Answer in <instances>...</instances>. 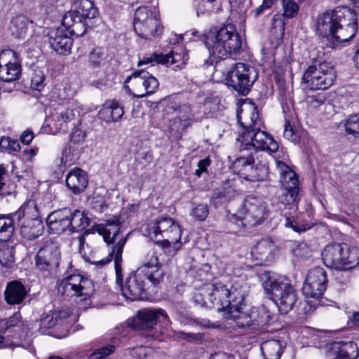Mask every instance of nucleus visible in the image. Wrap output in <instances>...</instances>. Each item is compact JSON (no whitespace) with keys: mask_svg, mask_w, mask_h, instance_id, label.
Instances as JSON below:
<instances>
[{"mask_svg":"<svg viewBox=\"0 0 359 359\" xmlns=\"http://www.w3.org/2000/svg\"><path fill=\"white\" fill-rule=\"evenodd\" d=\"M210 53L211 62L215 60V71L225 76L226 84L241 95H247L258 79V72L251 65L234 63L231 57L242 47L240 35L232 25H226L204 34L202 39Z\"/></svg>","mask_w":359,"mask_h":359,"instance_id":"nucleus-1","label":"nucleus"},{"mask_svg":"<svg viewBox=\"0 0 359 359\" xmlns=\"http://www.w3.org/2000/svg\"><path fill=\"white\" fill-rule=\"evenodd\" d=\"M208 294L212 306L218 311H226L229 318L236 321V326L250 331L262 329L271 320L268 309L260 305L252 307L248 313L241 312V306L249 292V285L244 280L226 278L215 280Z\"/></svg>","mask_w":359,"mask_h":359,"instance_id":"nucleus-2","label":"nucleus"},{"mask_svg":"<svg viewBox=\"0 0 359 359\" xmlns=\"http://www.w3.org/2000/svg\"><path fill=\"white\" fill-rule=\"evenodd\" d=\"M164 271L161 269L157 255L148 254L147 260L126 279L122 287V294L130 301L142 300L147 297L151 285L156 286L162 280Z\"/></svg>","mask_w":359,"mask_h":359,"instance_id":"nucleus-3","label":"nucleus"},{"mask_svg":"<svg viewBox=\"0 0 359 359\" xmlns=\"http://www.w3.org/2000/svg\"><path fill=\"white\" fill-rule=\"evenodd\" d=\"M243 130L237 141L241 143V151H252L256 154L258 150L266 151L270 154L275 153L278 149L276 141L266 132L262 130V123L259 119L257 109L254 108L250 116L245 121H241V117L237 115Z\"/></svg>","mask_w":359,"mask_h":359,"instance_id":"nucleus-4","label":"nucleus"},{"mask_svg":"<svg viewBox=\"0 0 359 359\" xmlns=\"http://www.w3.org/2000/svg\"><path fill=\"white\" fill-rule=\"evenodd\" d=\"M120 226L114 225L109 227H99L97 231L100 235L103 236L104 242L108 245H111V251L107 257L95 260L91 259L90 257H86V261L100 266H104L109 263L112 259L114 260V266L116 274V281H121L122 278V254L123 248L126 243L127 238L123 235L120 236Z\"/></svg>","mask_w":359,"mask_h":359,"instance_id":"nucleus-5","label":"nucleus"},{"mask_svg":"<svg viewBox=\"0 0 359 359\" xmlns=\"http://www.w3.org/2000/svg\"><path fill=\"white\" fill-rule=\"evenodd\" d=\"M262 285L280 312L286 314L293 309L297 299V292L287 278L268 276Z\"/></svg>","mask_w":359,"mask_h":359,"instance_id":"nucleus-6","label":"nucleus"},{"mask_svg":"<svg viewBox=\"0 0 359 359\" xmlns=\"http://www.w3.org/2000/svg\"><path fill=\"white\" fill-rule=\"evenodd\" d=\"M99 12L94 3L90 0H80L76 8L65 14L62 25L69 33L79 37L84 35L93 19L97 18Z\"/></svg>","mask_w":359,"mask_h":359,"instance_id":"nucleus-7","label":"nucleus"},{"mask_svg":"<svg viewBox=\"0 0 359 359\" xmlns=\"http://www.w3.org/2000/svg\"><path fill=\"white\" fill-rule=\"evenodd\" d=\"M268 217L266 203L259 197L249 195L243 200L241 208L231 220L239 226L251 227L262 224Z\"/></svg>","mask_w":359,"mask_h":359,"instance_id":"nucleus-8","label":"nucleus"},{"mask_svg":"<svg viewBox=\"0 0 359 359\" xmlns=\"http://www.w3.org/2000/svg\"><path fill=\"white\" fill-rule=\"evenodd\" d=\"M61 251L60 245L52 241H46L34 257V265L45 278H55L60 272Z\"/></svg>","mask_w":359,"mask_h":359,"instance_id":"nucleus-9","label":"nucleus"},{"mask_svg":"<svg viewBox=\"0 0 359 359\" xmlns=\"http://www.w3.org/2000/svg\"><path fill=\"white\" fill-rule=\"evenodd\" d=\"M149 236L156 243H161L163 248L172 245L175 250H177L180 246L182 231L172 218L162 217L149 229Z\"/></svg>","mask_w":359,"mask_h":359,"instance_id":"nucleus-10","label":"nucleus"},{"mask_svg":"<svg viewBox=\"0 0 359 359\" xmlns=\"http://www.w3.org/2000/svg\"><path fill=\"white\" fill-rule=\"evenodd\" d=\"M276 168L280 175L282 194L278 203L284 205H297L299 202V180L296 173L286 163L276 161Z\"/></svg>","mask_w":359,"mask_h":359,"instance_id":"nucleus-11","label":"nucleus"},{"mask_svg":"<svg viewBox=\"0 0 359 359\" xmlns=\"http://www.w3.org/2000/svg\"><path fill=\"white\" fill-rule=\"evenodd\" d=\"M335 78L334 67L323 62L308 67L302 81L311 90H325L333 84Z\"/></svg>","mask_w":359,"mask_h":359,"instance_id":"nucleus-12","label":"nucleus"},{"mask_svg":"<svg viewBox=\"0 0 359 359\" xmlns=\"http://www.w3.org/2000/svg\"><path fill=\"white\" fill-rule=\"evenodd\" d=\"M59 291L67 297L90 298L95 291L93 282L81 274L67 276L60 283Z\"/></svg>","mask_w":359,"mask_h":359,"instance_id":"nucleus-13","label":"nucleus"},{"mask_svg":"<svg viewBox=\"0 0 359 359\" xmlns=\"http://www.w3.org/2000/svg\"><path fill=\"white\" fill-rule=\"evenodd\" d=\"M351 16L345 10L339 9V6L327 11L319 15L316 23V31L324 37H330L333 41V46L337 43L339 21L344 22Z\"/></svg>","mask_w":359,"mask_h":359,"instance_id":"nucleus-14","label":"nucleus"},{"mask_svg":"<svg viewBox=\"0 0 359 359\" xmlns=\"http://www.w3.org/2000/svg\"><path fill=\"white\" fill-rule=\"evenodd\" d=\"M158 323H169L170 319L163 309H144L137 311L130 326L137 330H151Z\"/></svg>","mask_w":359,"mask_h":359,"instance_id":"nucleus-15","label":"nucleus"},{"mask_svg":"<svg viewBox=\"0 0 359 359\" xmlns=\"http://www.w3.org/2000/svg\"><path fill=\"white\" fill-rule=\"evenodd\" d=\"M327 278L325 270L320 266L311 269L303 285L302 292L306 297L318 299L327 288Z\"/></svg>","mask_w":359,"mask_h":359,"instance_id":"nucleus-16","label":"nucleus"},{"mask_svg":"<svg viewBox=\"0 0 359 359\" xmlns=\"http://www.w3.org/2000/svg\"><path fill=\"white\" fill-rule=\"evenodd\" d=\"M32 210L38 214L36 206L26 205L22 206L12 217H0V241H8L13 234L15 222L17 221L20 227L22 223V219L27 217Z\"/></svg>","mask_w":359,"mask_h":359,"instance_id":"nucleus-17","label":"nucleus"},{"mask_svg":"<svg viewBox=\"0 0 359 359\" xmlns=\"http://www.w3.org/2000/svg\"><path fill=\"white\" fill-rule=\"evenodd\" d=\"M188 60V55L185 53H179L173 50L170 51L167 55L154 53L149 57H144L142 60L139 61L138 66L144 64L154 63L162 64L166 65H174L172 69L177 71L182 69L186 65V62Z\"/></svg>","mask_w":359,"mask_h":359,"instance_id":"nucleus-18","label":"nucleus"},{"mask_svg":"<svg viewBox=\"0 0 359 359\" xmlns=\"http://www.w3.org/2000/svg\"><path fill=\"white\" fill-rule=\"evenodd\" d=\"M339 9L345 10L351 16L344 19V22L339 21L337 43H344L352 39L358 32V14L355 10L348 7L339 6Z\"/></svg>","mask_w":359,"mask_h":359,"instance_id":"nucleus-19","label":"nucleus"},{"mask_svg":"<svg viewBox=\"0 0 359 359\" xmlns=\"http://www.w3.org/2000/svg\"><path fill=\"white\" fill-rule=\"evenodd\" d=\"M63 27H59L52 30L48 34L49 43L51 48L60 55H68L70 53L73 44V40L69 34L67 28L62 25Z\"/></svg>","mask_w":359,"mask_h":359,"instance_id":"nucleus-20","label":"nucleus"},{"mask_svg":"<svg viewBox=\"0 0 359 359\" xmlns=\"http://www.w3.org/2000/svg\"><path fill=\"white\" fill-rule=\"evenodd\" d=\"M326 355L328 359H356L359 351L353 341H333L329 345Z\"/></svg>","mask_w":359,"mask_h":359,"instance_id":"nucleus-21","label":"nucleus"},{"mask_svg":"<svg viewBox=\"0 0 359 359\" xmlns=\"http://www.w3.org/2000/svg\"><path fill=\"white\" fill-rule=\"evenodd\" d=\"M71 209L65 208L58 209L50 213L46 218V223L50 231L53 233L69 232V217Z\"/></svg>","mask_w":359,"mask_h":359,"instance_id":"nucleus-22","label":"nucleus"},{"mask_svg":"<svg viewBox=\"0 0 359 359\" xmlns=\"http://www.w3.org/2000/svg\"><path fill=\"white\" fill-rule=\"evenodd\" d=\"M344 246L345 244L339 243L327 245L321 254L324 264L332 269L342 270Z\"/></svg>","mask_w":359,"mask_h":359,"instance_id":"nucleus-23","label":"nucleus"},{"mask_svg":"<svg viewBox=\"0 0 359 359\" xmlns=\"http://www.w3.org/2000/svg\"><path fill=\"white\" fill-rule=\"evenodd\" d=\"M14 52L6 50L0 53V79L5 82H11L19 79L21 73L20 65L16 62L2 64L4 58L13 56Z\"/></svg>","mask_w":359,"mask_h":359,"instance_id":"nucleus-24","label":"nucleus"},{"mask_svg":"<svg viewBox=\"0 0 359 359\" xmlns=\"http://www.w3.org/2000/svg\"><path fill=\"white\" fill-rule=\"evenodd\" d=\"M67 187L74 194L83 192L88 183L87 173L79 168L71 170L66 176Z\"/></svg>","mask_w":359,"mask_h":359,"instance_id":"nucleus-25","label":"nucleus"},{"mask_svg":"<svg viewBox=\"0 0 359 359\" xmlns=\"http://www.w3.org/2000/svg\"><path fill=\"white\" fill-rule=\"evenodd\" d=\"M25 285L19 280H12L7 283L4 291V299L9 305L20 304L27 296Z\"/></svg>","mask_w":359,"mask_h":359,"instance_id":"nucleus-26","label":"nucleus"},{"mask_svg":"<svg viewBox=\"0 0 359 359\" xmlns=\"http://www.w3.org/2000/svg\"><path fill=\"white\" fill-rule=\"evenodd\" d=\"M283 14H276L273 18V26L275 29H279L282 34H284L285 25L284 18H292L298 13L299 6L294 0H283Z\"/></svg>","mask_w":359,"mask_h":359,"instance_id":"nucleus-27","label":"nucleus"},{"mask_svg":"<svg viewBox=\"0 0 359 359\" xmlns=\"http://www.w3.org/2000/svg\"><path fill=\"white\" fill-rule=\"evenodd\" d=\"M34 218L25 219L20 226V233L27 240H34L39 237L43 231V222L38 219L37 214Z\"/></svg>","mask_w":359,"mask_h":359,"instance_id":"nucleus-28","label":"nucleus"},{"mask_svg":"<svg viewBox=\"0 0 359 359\" xmlns=\"http://www.w3.org/2000/svg\"><path fill=\"white\" fill-rule=\"evenodd\" d=\"M150 20H159L158 11L154 8L140 6L134 14L133 27L135 32L144 31V24L149 22Z\"/></svg>","mask_w":359,"mask_h":359,"instance_id":"nucleus-29","label":"nucleus"},{"mask_svg":"<svg viewBox=\"0 0 359 359\" xmlns=\"http://www.w3.org/2000/svg\"><path fill=\"white\" fill-rule=\"evenodd\" d=\"M238 194L233 181H227L222 188L214 191L211 197V203L217 207L222 203L231 200Z\"/></svg>","mask_w":359,"mask_h":359,"instance_id":"nucleus-30","label":"nucleus"},{"mask_svg":"<svg viewBox=\"0 0 359 359\" xmlns=\"http://www.w3.org/2000/svg\"><path fill=\"white\" fill-rule=\"evenodd\" d=\"M124 111L120 104L114 100L107 102L100 110L99 118L107 122L118 121Z\"/></svg>","mask_w":359,"mask_h":359,"instance_id":"nucleus-31","label":"nucleus"},{"mask_svg":"<svg viewBox=\"0 0 359 359\" xmlns=\"http://www.w3.org/2000/svg\"><path fill=\"white\" fill-rule=\"evenodd\" d=\"M268 175V166L264 163H250L247 172H242V178L247 181L257 182L264 180Z\"/></svg>","mask_w":359,"mask_h":359,"instance_id":"nucleus-32","label":"nucleus"},{"mask_svg":"<svg viewBox=\"0 0 359 359\" xmlns=\"http://www.w3.org/2000/svg\"><path fill=\"white\" fill-rule=\"evenodd\" d=\"M69 217V233L79 232L85 230L90 224V219L83 212L79 210H71Z\"/></svg>","mask_w":359,"mask_h":359,"instance_id":"nucleus-33","label":"nucleus"},{"mask_svg":"<svg viewBox=\"0 0 359 359\" xmlns=\"http://www.w3.org/2000/svg\"><path fill=\"white\" fill-rule=\"evenodd\" d=\"M0 242V264L3 267L11 269L15 264V248L7 241Z\"/></svg>","mask_w":359,"mask_h":359,"instance_id":"nucleus-34","label":"nucleus"},{"mask_svg":"<svg viewBox=\"0 0 359 359\" xmlns=\"http://www.w3.org/2000/svg\"><path fill=\"white\" fill-rule=\"evenodd\" d=\"M239 156L233 163V168L242 178V172H247V169L250 163H254V153L252 151H241V144L239 145Z\"/></svg>","mask_w":359,"mask_h":359,"instance_id":"nucleus-35","label":"nucleus"},{"mask_svg":"<svg viewBox=\"0 0 359 359\" xmlns=\"http://www.w3.org/2000/svg\"><path fill=\"white\" fill-rule=\"evenodd\" d=\"M21 320V315L16 312L9 318L0 320V344L4 342L6 337L11 336V329L16 326Z\"/></svg>","mask_w":359,"mask_h":359,"instance_id":"nucleus-36","label":"nucleus"},{"mask_svg":"<svg viewBox=\"0 0 359 359\" xmlns=\"http://www.w3.org/2000/svg\"><path fill=\"white\" fill-rule=\"evenodd\" d=\"M344 248V271L351 270L359 264V249L356 247L349 248L346 244Z\"/></svg>","mask_w":359,"mask_h":359,"instance_id":"nucleus-37","label":"nucleus"},{"mask_svg":"<svg viewBox=\"0 0 359 359\" xmlns=\"http://www.w3.org/2000/svg\"><path fill=\"white\" fill-rule=\"evenodd\" d=\"M108 61V53L105 48H95L88 55V67L95 69L103 67Z\"/></svg>","mask_w":359,"mask_h":359,"instance_id":"nucleus-38","label":"nucleus"},{"mask_svg":"<svg viewBox=\"0 0 359 359\" xmlns=\"http://www.w3.org/2000/svg\"><path fill=\"white\" fill-rule=\"evenodd\" d=\"M177 111L179 116L175 118V122L178 121L180 123V128H179L178 130L180 132L184 131L187 128L190 127L194 122V115L191 113V109L188 104H182L178 107Z\"/></svg>","mask_w":359,"mask_h":359,"instance_id":"nucleus-39","label":"nucleus"},{"mask_svg":"<svg viewBox=\"0 0 359 359\" xmlns=\"http://www.w3.org/2000/svg\"><path fill=\"white\" fill-rule=\"evenodd\" d=\"M144 31L135 32L139 36L144 39L151 40L158 36L162 32L159 20H150L144 24Z\"/></svg>","mask_w":359,"mask_h":359,"instance_id":"nucleus-40","label":"nucleus"},{"mask_svg":"<svg viewBox=\"0 0 359 359\" xmlns=\"http://www.w3.org/2000/svg\"><path fill=\"white\" fill-rule=\"evenodd\" d=\"M29 21L24 15H17L11 22L10 29L17 38H23L28 29Z\"/></svg>","mask_w":359,"mask_h":359,"instance_id":"nucleus-41","label":"nucleus"},{"mask_svg":"<svg viewBox=\"0 0 359 359\" xmlns=\"http://www.w3.org/2000/svg\"><path fill=\"white\" fill-rule=\"evenodd\" d=\"M86 134L84 132L80 130H76L72 133L71 139L68 146L63 151V156H66L72 151V156H77L79 154V143L84 141Z\"/></svg>","mask_w":359,"mask_h":359,"instance_id":"nucleus-42","label":"nucleus"},{"mask_svg":"<svg viewBox=\"0 0 359 359\" xmlns=\"http://www.w3.org/2000/svg\"><path fill=\"white\" fill-rule=\"evenodd\" d=\"M159 83L156 77L147 71V75L143 80V91L142 93L134 94L137 97H144L154 93L158 88Z\"/></svg>","mask_w":359,"mask_h":359,"instance_id":"nucleus-43","label":"nucleus"},{"mask_svg":"<svg viewBox=\"0 0 359 359\" xmlns=\"http://www.w3.org/2000/svg\"><path fill=\"white\" fill-rule=\"evenodd\" d=\"M145 75H147V71L143 69L135 71L126 78L125 83L130 82L135 90L138 93H142L143 91V80L145 79Z\"/></svg>","mask_w":359,"mask_h":359,"instance_id":"nucleus-44","label":"nucleus"},{"mask_svg":"<svg viewBox=\"0 0 359 359\" xmlns=\"http://www.w3.org/2000/svg\"><path fill=\"white\" fill-rule=\"evenodd\" d=\"M56 114L59 116V118L63 119V122L60 124V130L62 133H66L68 130L67 124L69 123L74 116L73 109L69 108H64L63 107H59L57 109Z\"/></svg>","mask_w":359,"mask_h":359,"instance_id":"nucleus-45","label":"nucleus"},{"mask_svg":"<svg viewBox=\"0 0 359 359\" xmlns=\"http://www.w3.org/2000/svg\"><path fill=\"white\" fill-rule=\"evenodd\" d=\"M263 348L268 352L269 358L265 359H280L283 350L278 341L272 340L266 341L263 344Z\"/></svg>","mask_w":359,"mask_h":359,"instance_id":"nucleus-46","label":"nucleus"},{"mask_svg":"<svg viewBox=\"0 0 359 359\" xmlns=\"http://www.w3.org/2000/svg\"><path fill=\"white\" fill-rule=\"evenodd\" d=\"M21 147L18 140L11 139L8 136H2L0 139V149L6 151L8 153L16 152L20 150Z\"/></svg>","mask_w":359,"mask_h":359,"instance_id":"nucleus-47","label":"nucleus"},{"mask_svg":"<svg viewBox=\"0 0 359 359\" xmlns=\"http://www.w3.org/2000/svg\"><path fill=\"white\" fill-rule=\"evenodd\" d=\"M344 127L347 133L359 137V113L350 116L346 120Z\"/></svg>","mask_w":359,"mask_h":359,"instance_id":"nucleus-48","label":"nucleus"},{"mask_svg":"<svg viewBox=\"0 0 359 359\" xmlns=\"http://www.w3.org/2000/svg\"><path fill=\"white\" fill-rule=\"evenodd\" d=\"M293 254L298 257L306 259L312 255L310 247L304 242L297 243L292 250Z\"/></svg>","mask_w":359,"mask_h":359,"instance_id":"nucleus-49","label":"nucleus"},{"mask_svg":"<svg viewBox=\"0 0 359 359\" xmlns=\"http://www.w3.org/2000/svg\"><path fill=\"white\" fill-rule=\"evenodd\" d=\"M45 76L42 71L36 70L31 79V87L36 90L41 91L45 86Z\"/></svg>","mask_w":359,"mask_h":359,"instance_id":"nucleus-50","label":"nucleus"},{"mask_svg":"<svg viewBox=\"0 0 359 359\" xmlns=\"http://www.w3.org/2000/svg\"><path fill=\"white\" fill-rule=\"evenodd\" d=\"M285 226L297 233H301L310 229L308 224H299L293 217H285Z\"/></svg>","mask_w":359,"mask_h":359,"instance_id":"nucleus-51","label":"nucleus"},{"mask_svg":"<svg viewBox=\"0 0 359 359\" xmlns=\"http://www.w3.org/2000/svg\"><path fill=\"white\" fill-rule=\"evenodd\" d=\"M114 351L115 346L114 345H107L96 349L89 355V359H102L112 353Z\"/></svg>","mask_w":359,"mask_h":359,"instance_id":"nucleus-52","label":"nucleus"},{"mask_svg":"<svg viewBox=\"0 0 359 359\" xmlns=\"http://www.w3.org/2000/svg\"><path fill=\"white\" fill-rule=\"evenodd\" d=\"M208 206L206 204H198L192 209L191 215L198 221H203L208 217Z\"/></svg>","mask_w":359,"mask_h":359,"instance_id":"nucleus-53","label":"nucleus"},{"mask_svg":"<svg viewBox=\"0 0 359 359\" xmlns=\"http://www.w3.org/2000/svg\"><path fill=\"white\" fill-rule=\"evenodd\" d=\"M273 248V243L269 238H266L258 242L255 246V249L258 253L266 254L270 252Z\"/></svg>","mask_w":359,"mask_h":359,"instance_id":"nucleus-54","label":"nucleus"},{"mask_svg":"<svg viewBox=\"0 0 359 359\" xmlns=\"http://www.w3.org/2000/svg\"><path fill=\"white\" fill-rule=\"evenodd\" d=\"M179 336L189 341H198L203 339V334L201 333H188L185 332H179Z\"/></svg>","mask_w":359,"mask_h":359,"instance_id":"nucleus-55","label":"nucleus"},{"mask_svg":"<svg viewBox=\"0 0 359 359\" xmlns=\"http://www.w3.org/2000/svg\"><path fill=\"white\" fill-rule=\"evenodd\" d=\"M283 136L285 138L288 140L294 141L295 140L293 138L294 131L289 120H285Z\"/></svg>","mask_w":359,"mask_h":359,"instance_id":"nucleus-56","label":"nucleus"},{"mask_svg":"<svg viewBox=\"0 0 359 359\" xmlns=\"http://www.w3.org/2000/svg\"><path fill=\"white\" fill-rule=\"evenodd\" d=\"M325 101V97L323 95H318L311 97L309 104L313 108H317L323 104Z\"/></svg>","mask_w":359,"mask_h":359,"instance_id":"nucleus-57","label":"nucleus"},{"mask_svg":"<svg viewBox=\"0 0 359 359\" xmlns=\"http://www.w3.org/2000/svg\"><path fill=\"white\" fill-rule=\"evenodd\" d=\"M34 137L32 131L27 129L21 134L20 140L23 144L27 145L32 142Z\"/></svg>","mask_w":359,"mask_h":359,"instance_id":"nucleus-58","label":"nucleus"},{"mask_svg":"<svg viewBox=\"0 0 359 359\" xmlns=\"http://www.w3.org/2000/svg\"><path fill=\"white\" fill-rule=\"evenodd\" d=\"M106 223L104 225H100L99 227H109L114 225H121L118 216H111L105 220Z\"/></svg>","mask_w":359,"mask_h":359,"instance_id":"nucleus-59","label":"nucleus"},{"mask_svg":"<svg viewBox=\"0 0 359 359\" xmlns=\"http://www.w3.org/2000/svg\"><path fill=\"white\" fill-rule=\"evenodd\" d=\"M209 359H236L234 355L224 352L215 353Z\"/></svg>","mask_w":359,"mask_h":359,"instance_id":"nucleus-60","label":"nucleus"},{"mask_svg":"<svg viewBox=\"0 0 359 359\" xmlns=\"http://www.w3.org/2000/svg\"><path fill=\"white\" fill-rule=\"evenodd\" d=\"M146 348L144 346L137 347L133 349L132 355L133 357H137L140 358H142L146 357L147 353L145 352Z\"/></svg>","mask_w":359,"mask_h":359,"instance_id":"nucleus-61","label":"nucleus"},{"mask_svg":"<svg viewBox=\"0 0 359 359\" xmlns=\"http://www.w3.org/2000/svg\"><path fill=\"white\" fill-rule=\"evenodd\" d=\"M140 158L141 159L144 160V161L143 163L145 164V165L151 163L153 161V154L151 151H143L140 154Z\"/></svg>","mask_w":359,"mask_h":359,"instance_id":"nucleus-62","label":"nucleus"},{"mask_svg":"<svg viewBox=\"0 0 359 359\" xmlns=\"http://www.w3.org/2000/svg\"><path fill=\"white\" fill-rule=\"evenodd\" d=\"M7 174V170L5 167L2 165H0V191L2 187L5 185V175Z\"/></svg>","mask_w":359,"mask_h":359,"instance_id":"nucleus-63","label":"nucleus"},{"mask_svg":"<svg viewBox=\"0 0 359 359\" xmlns=\"http://www.w3.org/2000/svg\"><path fill=\"white\" fill-rule=\"evenodd\" d=\"M194 322L196 324H197L201 327H210V320L208 319H205V318L196 319L194 320Z\"/></svg>","mask_w":359,"mask_h":359,"instance_id":"nucleus-64","label":"nucleus"}]
</instances>
